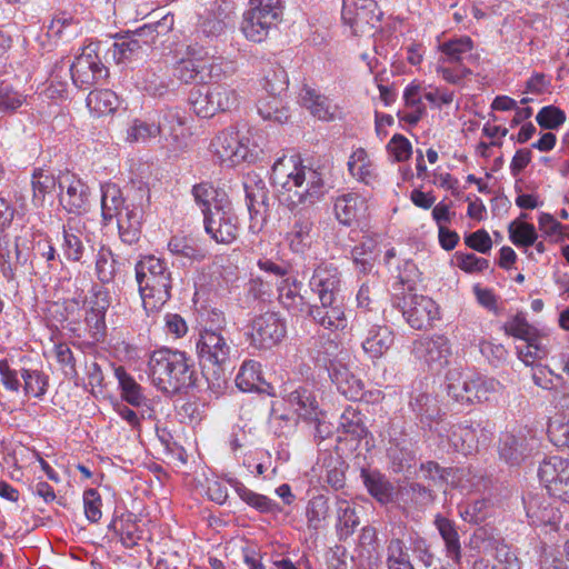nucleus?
<instances>
[{
  "label": "nucleus",
  "instance_id": "nucleus-63",
  "mask_svg": "<svg viewBox=\"0 0 569 569\" xmlns=\"http://www.w3.org/2000/svg\"><path fill=\"white\" fill-rule=\"evenodd\" d=\"M548 438L557 448L569 449V422L551 420L548 425Z\"/></svg>",
  "mask_w": 569,
  "mask_h": 569
},
{
  "label": "nucleus",
  "instance_id": "nucleus-10",
  "mask_svg": "<svg viewBox=\"0 0 569 569\" xmlns=\"http://www.w3.org/2000/svg\"><path fill=\"white\" fill-rule=\"evenodd\" d=\"M69 72L73 84L81 90L90 89L109 76L108 68L101 62L91 46L86 47L76 57L74 61L69 66Z\"/></svg>",
  "mask_w": 569,
  "mask_h": 569
},
{
  "label": "nucleus",
  "instance_id": "nucleus-6",
  "mask_svg": "<svg viewBox=\"0 0 569 569\" xmlns=\"http://www.w3.org/2000/svg\"><path fill=\"white\" fill-rule=\"evenodd\" d=\"M221 64L203 49L188 47L187 57L180 59L173 70L174 77L184 83H206L220 77Z\"/></svg>",
  "mask_w": 569,
  "mask_h": 569
},
{
  "label": "nucleus",
  "instance_id": "nucleus-21",
  "mask_svg": "<svg viewBox=\"0 0 569 569\" xmlns=\"http://www.w3.org/2000/svg\"><path fill=\"white\" fill-rule=\"evenodd\" d=\"M441 56L439 63H453L459 67H467L476 62L473 54V43L469 37H459L445 41L439 46Z\"/></svg>",
  "mask_w": 569,
  "mask_h": 569
},
{
  "label": "nucleus",
  "instance_id": "nucleus-25",
  "mask_svg": "<svg viewBox=\"0 0 569 569\" xmlns=\"http://www.w3.org/2000/svg\"><path fill=\"white\" fill-rule=\"evenodd\" d=\"M272 14L262 16L261 11L249 9L243 14L241 31L244 37L252 42H262L269 34L272 26H274Z\"/></svg>",
  "mask_w": 569,
  "mask_h": 569
},
{
  "label": "nucleus",
  "instance_id": "nucleus-22",
  "mask_svg": "<svg viewBox=\"0 0 569 569\" xmlns=\"http://www.w3.org/2000/svg\"><path fill=\"white\" fill-rule=\"evenodd\" d=\"M417 349L425 361L436 369L446 366L451 356L449 339L442 335L421 340Z\"/></svg>",
  "mask_w": 569,
  "mask_h": 569
},
{
  "label": "nucleus",
  "instance_id": "nucleus-43",
  "mask_svg": "<svg viewBox=\"0 0 569 569\" xmlns=\"http://www.w3.org/2000/svg\"><path fill=\"white\" fill-rule=\"evenodd\" d=\"M84 307V300L80 299H67L63 302V322L64 329L69 330L74 337H83L82 330V311Z\"/></svg>",
  "mask_w": 569,
  "mask_h": 569
},
{
  "label": "nucleus",
  "instance_id": "nucleus-23",
  "mask_svg": "<svg viewBox=\"0 0 569 569\" xmlns=\"http://www.w3.org/2000/svg\"><path fill=\"white\" fill-rule=\"evenodd\" d=\"M142 202L126 208L124 212L117 219L119 237L127 244H134L141 234V221L143 218Z\"/></svg>",
  "mask_w": 569,
  "mask_h": 569
},
{
  "label": "nucleus",
  "instance_id": "nucleus-28",
  "mask_svg": "<svg viewBox=\"0 0 569 569\" xmlns=\"http://www.w3.org/2000/svg\"><path fill=\"white\" fill-rule=\"evenodd\" d=\"M367 210L366 199L358 193H346L336 199L335 213L340 223L349 226Z\"/></svg>",
  "mask_w": 569,
  "mask_h": 569
},
{
  "label": "nucleus",
  "instance_id": "nucleus-44",
  "mask_svg": "<svg viewBox=\"0 0 569 569\" xmlns=\"http://www.w3.org/2000/svg\"><path fill=\"white\" fill-rule=\"evenodd\" d=\"M192 196L196 203L200 207L203 217L212 212L217 203H226L222 198H219L218 190L208 182L194 184Z\"/></svg>",
  "mask_w": 569,
  "mask_h": 569
},
{
  "label": "nucleus",
  "instance_id": "nucleus-58",
  "mask_svg": "<svg viewBox=\"0 0 569 569\" xmlns=\"http://www.w3.org/2000/svg\"><path fill=\"white\" fill-rule=\"evenodd\" d=\"M326 309L327 329H345L347 319L345 316L342 299H337L332 303L321 302Z\"/></svg>",
  "mask_w": 569,
  "mask_h": 569
},
{
  "label": "nucleus",
  "instance_id": "nucleus-19",
  "mask_svg": "<svg viewBox=\"0 0 569 569\" xmlns=\"http://www.w3.org/2000/svg\"><path fill=\"white\" fill-rule=\"evenodd\" d=\"M433 526L443 542L446 557L453 565L460 566L462 561V543L459 527L452 519L441 513L435 516Z\"/></svg>",
  "mask_w": 569,
  "mask_h": 569
},
{
  "label": "nucleus",
  "instance_id": "nucleus-13",
  "mask_svg": "<svg viewBox=\"0 0 569 569\" xmlns=\"http://www.w3.org/2000/svg\"><path fill=\"white\" fill-rule=\"evenodd\" d=\"M248 138L240 137L233 128L221 131L212 141L211 148L221 162L237 166L249 158Z\"/></svg>",
  "mask_w": 569,
  "mask_h": 569
},
{
  "label": "nucleus",
  "instance_id": "nucleus-16",
  "mask_svg": "<svg viewBox=\"0 0 569 569\" xmlns=\"http://www.w3.org/2000/svg\"><path fill=\"white\" fill-rule=\"evenodd\" d=\"M537 439L528 431L506 432L499 441V456L510 466L520 465L535 449Z\"/></svg>",
  "mask_w": 569,
  "mask_h": 569
},
{
  "label": "nucleus",
  "instance_id": "nucleus-18",
  "mask_svg": "<svg viewBox=\"0 0 569 569\" xmlns=\"http://www.w3.org/2000/svg\"><path fill=\"white\" fill-rule=\"evenodd\" d=\"M28 260L18 241L11 242L8 233L0 236V273L7 281H14Z\"/></svg>",
  "mask_w": 569,
  "mask_h": 569
},
{
  "label": "nucleus",
  "instance_id": "nucleus-14",
  "mask_svg": "<svg viewBox=\"0 0 569 569\" xmlns=\"http://www.w3.org/2000/svg\"><path fill=\"white\" fill-rule=\"evenodd\" d=\"M402 315L409 326L416 330L427 329L438 319L436 302L426 296L409 295L403 298Z\"/></svg>",
  "mask_w": 569,
  "mask_h": 569
},
{
  "label": "nucleus",
  "instance_id": "nucleus-36",
  "mask_svg": "<svg viewBox=\"0 0 569 569\" xmlns=\"http://www.w3.org/2000/svg\"><path fill=\"white\" fill-rule=\"evenodd\" d=\"M330 516L329 498L325 495L312 497L306 507V518L308 529L318 531L325 527Z\"/></svg>",
  "mask_w": 569,
  "mask_h": 569
},
{
  "label": "nucleus",
  "instance_id": "nucleus-26",
  "mask_svg": "<svg viewBox=\"0 0 569 569\" xmlns=\"http://www.w3.org/2000/svg\"><path fill=\"white\" fill-rule=\"evenodd\" d=\"M299 96L302 104L310 110L313 117L325 121L335 119L336 104L327 97L318 93L313 88L305 84Z\"/></svg>",
  "mask_w": 569,
  "mask_h": 569
},
{
  "label": "nucleus",
  "instance_id": "nucleus-51",
  "mask_svg": "<svg viewBox=\"0 0 569 569\" xmlns=\"http://www.w3.org/2000/svg\"><path fill=\"white\" fill-rule=\"evenodd\" d=\"M56 183V179L52 174L46 173L41 169L33 172L31 184L33 190L32 202L34 207L39 208L43 206L46 194L54 190Z\"/></svg>",
  "mask_w": 569,
  "mask_h": 569
},
{
  "label": "nucleus",
  "instance_id": "nucleus-42",
  "mask_svg": "<svg viewBox=\"0 0 569 569\" xmlns=\"http://www.w3.org/2000/svg\"><path fill=\"white\" fill-rule=\"evenodd\" d=\"M298 415L306 420H318V402L307 389L292 391L288 398Z\"/></svg>",
  "mask_w": 569,
  "mask_h": 569
},
{
  "label": "nucleus",
  "instance_id": "nucleus-3",
  "mask_svg": "<svg viewBox=\"0 0 569 569\" xmlns=\"http://www.w3.org/2000/svg\"><path fill=\"white\" fill-rule=\"evenodd\" d=\"M134 270L143 309L147 313L158 311L171 298L172 278L166 261L146 256Z\"/></svg>",
  "mask_w": 569,
  "mask_h": 569
},
{
  "label": "nucleus",
  "instance_id": "nucleus-9",
  "mask_svg": "<svg viewBox=\"0 0 569 569\" xmlns=\"http://www.w3.org/2000/svg\"><path fill=\"white\" fill-rule=\"evenodd\" d=\"M203 226L210 238L222 244L232 243L240 230L239 219L228 201L217 203L212 212L203 217Z\"/></svg>",
  "mask_w": 569,
  "mask_h": 569
},
{
  "label": "nucleus",
  "instance_id": "nucleus-61",
  "mask_svg": "<svg viewBox=\"0 0 569 569\" xmlns=\"http://www.w3.org/2000/svg\"><path fill=\"white\" fill-rule=\"evenodd\" d=\"M26 98L12 86L8 83H0V110L4 112L16 111L22 106Z\"/></svg>",
  "mask_w": 569,
  "mask_h": 569
},
{
  "label": "nucleus",
  "instance_id": "nucleus-53",
  "mask_svg": "<svg viewBox=\"0 0 569 569\" xmlns=\"http://www.w3.org/2000/svg\"><path fill=\"white\" fill-rule=\"evenodd\" d=\"M338 528L340 536H350L359 525V518L355 508L347 500L337 501Z\"/></svg>",
  "mask_w": 569,
  "mask_h": 569
},
{
  "label": "nucleus",
  "instance_id": "nucleus-30",
  "mask_svg": "<svg viewBox=\"0 0 569 569\" xmlns=\"http://www.w3.org/2000/svg\"><path fill=\"white\" fill-rule=\"evenodd\" d=\"M260 367V363L253 360H248L242 363L236 376V385L241 391H268L270 385L261 377Z\"/></svg>",
  "mask_w": 569,
  "mask_h": 569
},
{
  "label": "nucleus",
  "instance_id": "nucleus-29",
  "mask_svg": "<svg viewBox=\"0 0 569 569\" xmlns=\"http://www.w3.org/2000/svg\"><path fill=\"white\" fill-rule=\"evenodd\" d=\"M243 189L246 192L247 208L251 219L259 212V206L268 207L269 191L266 182L256 173H249L244 178Z\"/></svg>",
  "mask_w": 569,
  "mask_h": 569
},
{
  "label": "nucleus",
  "instance_id": "nucleus-64",
  "mask_svg": "<svg viewBox=\"0 0 569 569\" xmlns=\"http://www.w3.org/2000/svg\"><path fill=\"white\" fill-rule=\"evenodd\" d=\"M495 559L496 563L491 566H500L501 569H521L519 558L507 545L499 543L496 546Z\"/></svg>",
  "mask_w": 569,
  "mask_h": 569
},
{
  "label": "nucleus",
  "instance_id": "nucleus-20",
  "mask_svg": "<svg viewBox=\"0 0 569 569\" xmlns=\"http://www.w3.org/2000/svg\"><path fill=\"white\" fill-rule=\"evenodd\" d=\"M523 503L527 517L532 526H550L552 529L558 530L561 513L547 499L537 495L529 496L523 498Z\"/></svg>",
  "mask_w": 569,
  "mask_h": 569
},
{
  "label": "nucleus",
  "instance_id": "nucleus-45",
  "mask_svg": "<svg viewBox=\"0 0 569 569\" xmlns=\"http://www.w3.org/2000/svg\"><path fill=\"white\" fill-rule=\"evenodd\" d=\"M258 113L269 121L282 123L288 120V109L279 97L267 94L258 100Z\"/></svg>",
  "mask_w": 569,
  "mask_h": 569
},
{
  "label": "nucleus",
  "instance_id": "nucleus-37",
  "mask_svg": "<svg viewBox=\"0 0 569 569\" xmlns=\"http://www.w3.org/2000/svg\"><path fill=\"white\" fill-rule=\"evenodd\" d=\"M339 429L356 440H361L368 435L365 416L353 406H348L340 416Z\"/></svg>",
  "mask_w": 569,
  "mask_h": 569
},
{
  "label": "nucleus",
  "instance_id": "nucleus-54",
  "mask_svg": "<svg viewBox=\"0 0 569 569\" xmlns=\"http://www.w3.org/2000/svg\"><path fill=\"white\" fill-rule=\"evenodd\" d=\"M508 232L511 242L518 247H530L536 243L537 232L531 223L512 221Z\"/></svg>",
  "mask_w": 569,
  "mask_h": 569
},
{
  "label": "nucleus",
  "instance_id": "nucleus-33",
  "mask_svg": "<svg viewBox=\"0 0 569 569\" xmlns=\"http://www.w3.org/2000/svg\"><path fill=\"white\" fill-rule=\"evenodd\" d=\"M378 256V243L369 237L365 238L351 250V259L356 271L363 276L372 272Z\"/></svg>",
  "mask_w": 569,
  "mask_h": 569
},
{
  "label": "nucleus",
  "instance_id": "nucleus-24",
  "mask_svg": "<svg viewBox=\"0 0 569 569\" xmlns=\"http://www.w3.org/2000/svg\"><path fill=\"white\" fill-rule=\"evenodd\" d=\"M361 479L371 497L380 505H388L395 500V486L378 470H361Z\"/></svg>",
  "mask_w": 569,
  "mask_h": 569
},
{
  "label": "nucleus",
  "instance_id": "nucleus-7",
  "mask_svg": "<svg viewBox=\"0 0 569 569\" xmlns=\"http://www.w3.org/2000/svg\"><path fill=\"white\" fill-rule=\"evenodd\" d=\"M232 349L231 340L221 330L202 329L196 341V351L202 368L222 369L230 360Z\"/></svg>",
  "mask_w": 569,
  "mask_h": 569
},
{
  "label": "nucleus",
  "instance_id": "nucleus-4",
  "mask_svg": "<svg viewBox=\"0 0 569 569\" xmlns=\"http://www.w3.org/2000/svg\"><path fill=\"white\" fill-rule=\"evenodd\" d=\"M446 379L448 396L462 406L489 400V396L496 392L498 385L493 379L466 376L458 369L449 370Z\"/></svg>",
  "mask_w": 569,
  "mask_h": 569
},
{
  "label": "nucleus",
  "instance_id": "nucleus-62",
  "mask_svg": "<svg viewBox=\"0 0 569 569\" xmlns=\"http://www.w3.org/2000/svg\"><path fill=\"white\" fill-rule=\"evenodd\" d=\"M279 301L292 313L302 312L306 308L303 297L287 283L279 288Z\"/></svg>",
  "mask_w": 569,
  "mask_h": 569
},
{
  "label": "nucleus",
  "instance_id": "nucleus-5",
  "mask_svg": "<svg viewBox=\"0 0 569 569\" xmlns=\"http://www.w3.org/2000/svg\"><path fill=\"white\" fill-rule=\"evenodd\" d=\"M190 102L193 111L201 118H211L218 112H230L240 104V96L236 89L224 83L212 84L206 90L191 92Z\"/></svg>",
  "mask_w": 569,
  "mask_h": 569
},
{
  "label": "nucleus",
  "instance_id": "nucleus-56",
  "mask_svg": "<svg viewBox=\"0 0 569 569\" xmlns=\"http://www.w3.org/2000/svg\"><path fill=\"white\" fill-rule=\"evenodd\" d=\"M162 132L160 124L148 123L142 120H134L128 129V140L132 142H146Z\"/></svg>",
  "mask_w": 569,
  "mask_h": 569
},
{
  "label": "nucleus",
  "instance_id": "nucleus-59",
  "mask_svg": "<svg viewBox=\"0 0 569 569\" xmlns=\"http://www.w3.org/2000/svg\"><path fill=\"white\" fill-rule=\"evenodd\" d=\"M104 313L89 310L84 317V325L82 327L83 333L88 332L89 337L98 342L102 340L106 336V322H104Z\"/></svg>",
  "mask_w": 569,
  "mask_h": 569
},
{
  "label": "nucleus",
  "instance_id": "nucleus-32",
  "mask_svg": "<svg viewBox=\"0 0 569 569\" xmlns=\"http://www.w3.org/2000/svg\"><path fill=\"white\" fill-rule=\"evenodd\" d=\"M291 230L287 234L289 247L293 252L303 253L311 244L312 220L305 213H297Z\"/></svg>",
  "mask_w": 569,
  "mask_h": 569
},
{
  "label": "nucleus",
  "instance_id": "nucleus-1",
  "mask_svg": "<svg viewBox=\"0 0 569 569\" xmlns=\"http://www.w3.org/2000/svg\"><path fill=\"white\" fill-rule=\"evenodd\" d=\"M270 179L280 203L290 211L312 207L326 193L322 169L305 163L300 157L278 159L271 168Z\"/></svg>",
  "mask_w": 569,
  "mask_h": 569
},
{
  "label": "nucleus",
  "instance_id": "nucleus-60",
  "mask_svg": "<svg viewBox=\"0 0 569 569\" xmlns=\"http://www.w3.org/2000/svg\"><path fill=\"white\" fill-rule=\"evenodd\" d=\"M536 120L541 128L555 130L566 121V114L555 106H547L541 108Z\"/></svg>",
  "mask_w": 569,
  "mask_h": 569
},
{
  "label": "nucleus",
  "instance_id": "nucleus-17",
  "mask_svg": "<svg viewBox=\"0 0 569 569\" xmlns=\"http://www.w3.org/2000/svg\"><path fill=\"white\" fill-rule=\"evenodd\" d=\"M59 202L70 213H81L87 210L89 188L72 174H66L59 182Z\"/></svg>",
  "mask_w": 569,
  "mask_h": 569
},
{
  "label": "nucleus",
  "instance_id": "nucleus-52",
  "mask_svg": "<svg viewBox=\"0 0 569 569\" xmlns=\"http://www.w3.org/2000/svg\"><path fill=\"white\" fill-rule=\"evenodd\" d=\"M507 335L527 341L533 346L537 341V331L530 326L522 313H517L510 321L505 325Z\"/></svg>",
  "mask_w": 569,
  "mask_h": 569
},
{
  "label": "nucleus",
  "instance_id": "nucleus-57",
  "mask_svg": "<svg viewBox=\"0 0 569 569\" xmlns=\"http://www.w3.org/2000/svg\"><path fill=\"white\" fill-rule=\"evenodd\" d=\"M160 29L164 31L170 29V26H167V18H163L161 21L153 23H146L137 30L130 31V33L137 40H140L143 47H150L152 43H154L156 39L160 34Z\"/></svg>",
  "mask_w": 569,
  "mask_h": 569
},
{
  "label": "nucleus",
  "instance_id": "nucleus-11",
  "mask_svg": "<svg viewBox=\"0 0 569 569\" xmlns=\"http://www.w3.org/2000/svg\"><path fill=\"white\" fill-rule=\"evenodd\" d=\"M538 476L548 493L569 502V460L552 456L546 458L539 467Z\"/></svg>",
  "mask_w": 569,
  "mask_h": 569
},
{
  "label": "nucleus",
  "instance_id": "nucleus-35",
  "mask_svg": "<svg viewBox=\"0 0 569 569\" xmlns=\"http://www.w3.org/2000/svg\"><path fill=\"white\" fill-rule=\"evenodd\" d=\"M101 211L104 221L120 217L129 206H123L121 190L114 183H107L101 188Z\"/></svg>",
  "mask_w": 569,
  "mask_h": 569
},
{
  "label": "nucleus",
  "instance_id": "nucleus-50",
  "mask_svg": "<svg viewBox=\"0 0 569 569\" xmlns=\"http://www.w3.org/2000/svg\"><path fill=\"white\" fill-rule=\"evenodd\" d=\"M410 407L417 416L427 421L436 420L440 415L437 400L428 393L419 392L411 396Z\"/></svg>",
  "mask_w": 569,
  "mask_h": 569
},
{
  "label": "nucleus",
  "instance_id": "nucleus-41",
  "mask_svg": "<svg viewBox=\"0 0 569 569\" xmlns=\"http://www.w3.org/2000/svg\"><path fill=\"white\" fill-rule=\"evenodd\" d=\"M76 219L70 218L63 226V253L66 258L73 262H79L83 257L84 247L79 236V230L74 227Z\"/></svg>",
  "mask_w": 569,
  "mask_h": 569
},
{
  "label": "nucleus",
  "instance_id": "nucleus-38",
  "mask_svg": "<svg viewBox=\"0 0 569 569\" xmlns=\"http://www.w3.org/2000/svg\"><path fill=\"white\" fill-rule=\"evenodd\" d=\"M229 483L238 493L240 499L250 507L260 512H274L278 510V505L267 496L257 493L248 489L242 482L237 479H230Z\"/></svg>",
  "mask_w": 569,
  "mask_h": 569
},
{
  "label": "nucleus",
  "instance_id": "nucleus-12",
  "mask_svg": "<svg viewBox=\"0 0 569 569\" xmlns=\"http://www.w3.org/2000/svg\"><path fill=\"white\" fill-rule=\"evenodd\" d=\"M286 333L284 320L274 312H266L252 320L251 345L258 349H270L281 342Z\"/></svg>",
  "mask_w": 569,
  "mask_h": 569
},
{
  "label": "nucleus",
  "instance_id": "nucleus-55",
  "mask_svg": "<svg viewBox=\"0 0 569 569\" xmlns=\"http://www.w3.org/2000/svg\"><path fill=\"white\" fill-rule=\"evenodd\" d=\"M21 377L24 381V391L33 397H41L47 391L48 378L39 370L22 369Z\"/></svg>",
  "mask_w": 569,
  "mask_h": 569
},
{
  "label": "nucleus",
  "instance_id": "nucleus-48",
  "mask_svg": "<svg viewBox=\"0 0 569 569\" xmlns=\"http://www.w3.org/2000/svg\"><path fill=\"white\" fill-rule=\"evenodd\" d=\"M388 569H415L410 562L405 542L400 538H391L387 546Z\"/></svg>",
  "mask_w": 569,
  "mask_h": 569
},
{
  "label": "nucleus",
  "instance_id": "nucleus-39",
  "mask_svg": "<svg viewBox=\"0 0 569 569\" xmlns=\"http://www.w3.org/2000/svg\"><path fill=\"white\" fill-rule=\"evenodd\" d=\"M114 375L119 381L121 398L131 406H142L146 402V397L141 386L122 367H118Z\"/></svg>",
  "mask_w": 569,
  "mask_h": 569
},
{
  "label": "nucleus",
  "instance_id": "nucleus-49",
  "mask_svg": "<svg viewBox=\"0 0 569 569\" xmlns=\"http://www.w3.org/2000/svg\"><path fill=\"white\" fill-rule=\"evenodd\" d=\"M170 252L174 256L188 258L190 260H202L206 257L204 251L188 237L174 236L168 243Z\"/></svg>",
  "mask_w": 569,
  "mask_h": 569
},
{
  "label": "nucleus",
  "instance_id": "nucleus-40",
  "mask_svg": "<svg viewBox=\"0 0 569 569\" xmlns=\"http://www.w3.org/2000/svg\"><path fill=\"white\" fill-rule=\"evenodd\" d=\"M120 272V263L110 248L102 246L96 257V273L102 283H110Z\"/></svg>",
  "mask_w": 569,
  "mask_h": 569
},
{
  "label": "nucleus",
  "instance_id": "nucleus-47",
  "mask_svg": "<svg viewBox=\"0 0 569 569\" xmlns=\"http://www.w3.org/2000/svg\"><path fill=\"white\" fill-rule=\"evenodd\" d=\"M87 106L97 114L110 113L117 109L118 97L108 89L93 90L87 97Z\"/></svg>",
  "mask_w": 569,
  "mask_h": 569
},
{
  "label": "nucleus",
  "instance_id": "nucleus-27",
  "mask_svg": "<svg viewBox=\"0 0 569 569\" xmlns=\"http://www.w3.org/2000/svg\"><path fill=\"white\" fill-rule=\"evenodd\" d=\"M331 381L347 399L358 400L363 395V383L345 366H332L329 369Z\"/></svg>",
  "mask_w": 569,
  "mask_h": 569
},
{
  "label": "nucleus",
  "instance_id": "nucleus-2",
  "mask_svg": "<svg viewBox=\"0 0 569 569\" xmlns=\"http://www.w3.org/2000/svg\"><path fill=\"white\" fill-rule=\"evenodd\" d=\"M149 376L158 390L174 396L194 385V370L186 352L161 348L149 358Z\"/></svg>",
  "mask_w": 569,
  "mask_h": 569
},
{
  "label": "nucleus",
  "instance_id": "nucleus-34",
  "mask_svg": "<svg viewBox=\"0 0 569 569\" xmlns=\"http://www.w3.org/2000/svg\"><path fill=\"white\" fill-rule=\"evenodd\" d=\"M116 39L112 46V57L117 63L136 60L144 52L140 40H137L130 31L118 34Z\"/></svg>",
  "mask_w": 569,
  "mask_h": 569
},
{
  "label": "nucleus",
  "instance_id": "nucleus-8",
  "mask_svg": "<svg viewBox=\"0 0 569 569\" xmlns=\"http://www.w3.org/2000/svg\"><path fill=\"white\" fill-rule=\"evenodd\" d=\"M341 17L353 34H373L380 27L382 11L375 0H343Z\"/></svg>",
  "mask_w": 569,
  "mask_h": 569
},
{
  "label": "nucleus",
  "instance_id": "nucleus-31",
  "mask_svg": "<svg viewBox=\"0 0 569 569\" xmlns=\"http://www.w3.org/2000/svg\"><path fill=\"white\" fill-rule=\"evenodd\" d=\"M393 343V333L387 326H373L362 342L365 352L371 359H378L385 355Z\"/></svg>",
  "mask_w": 569,
  "mask_h": 569
},
{
  "label": "nucleus",
  "instance_id": "nucleus-15",
  "mask_svg": "<svg viewBox=\"0 0 569 569\" xmlns=\"http://www.w3.org/2000/svg\"><path fill=\"white\" fill-rule=\"evenodd\" d=\"M312 292H315L320 302L332 303L341 297V272L332 264L318 266L309 281Z\"/></svg>",
  "mask_w": 569,
  "mask_h": 569
},
{
  "label": "nucleus",
  "instance_id": "nucleus-46",
  "mask_svg": "<svg viewBox=\"0 0 569 569\" xmlns=\"http://www.w3.org/2000/svg\"><path fill=\"white\" fill-rule=\"evenodd\" d=\"M109 529L113 530L120 538L124 548H133L141 539V536L138 533V526L136 521L131 519V516H128L127 518L122 516L119 519H114L109 525Z\"/></svg>",
  "mask_w": 569,
  "mask_h": 569
}]
</instances>
